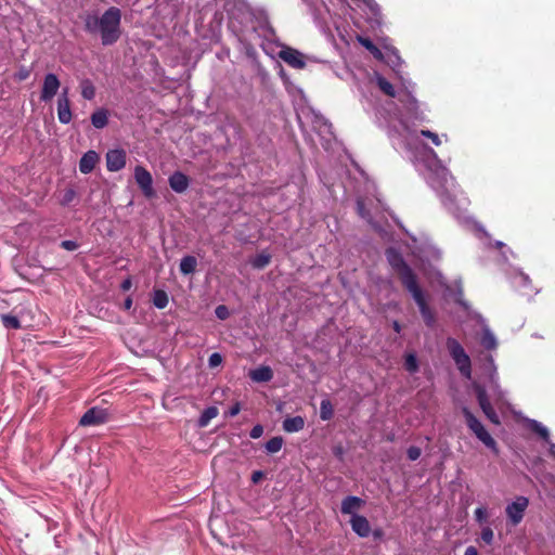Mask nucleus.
Segmentation results:
<instances>
[{"mask_svg":"<svg viewBox=\"0 0 555 555\" xmlns=\"http://www.w3.org/2000/svg\"><path fill=\"white\" fill-rule=\"evenodd\" d=\"M31 70L26 66H21L15 73L14 78L17 81H24L29 78Z\"/></svg>","mask_w":555,"mask_h":555,"instance_id":"obj_33","label":"nucleus"},{"mask_svg":"<svg viewBox=\"0 0 555 555\" xmlns=\"http://www.w3.org/2000/svg\"><path fill=\"white\" fill-rule=\"evenodd\" d=\"M83 23L88 34L100 35L103 46L116 43L121 36V11L117 7L108 8L101 16L87 14Z\"/></svg>","mask_w":555,"mask_h":555,"instance_id":"obj_2","label":"nucleus"},{"mask_svg":"<svg viewBox=\"0 0 555 555\" xmlns=\"http://www.w3.org/2000/svg\"><path fill=\"white\" fill-rule=\"evenodd\" d=\"M529 427L533 433L539 435L543 440H545V441L548 440V438H550L548 429L546 427H544L541 423L532 420L529 423Z\"/></svg>","mask_w":555,"mask_h":555,"instance_id":"obj_28","label":"nucleus"},{"mask_svg":"<svg viewBox=\"0 0 555 555\" xmlns=\"http://www.w3.org/2000/svg\"><path fill=\"white\" fill-rule=\"evenodd\" d=\"M305 418L302 416L287 417L283 421V429L286 433H297L304 429Z\"/></svg>","mask_w":555,"mask_h":555,"instance_id":"obj_18","label":"nucleus"},{"mask_svg":"<svg viewBox=\"0 0 555 555\" xmlns=\"http://www.w3.org/2000/svg\"><path fill=\"white\" fill-rule=\"evenodd\" d=\"M493 537H494V533H493V530L490 527L482 528L481 540L485 543L491 544L493 542Z\"/></svg>","mask_w":555,"mask_h":555,"instance_id":"obj_36","label":"nucleus"},{"mask_svg":"<svg viewBox=\"0 0 555 555\" xmlns=\"http://www.w3.org/2000/svg\"><path fill=\"white\" fill-rule=\"evenodd\" d=\"M70 101L68 99V88L63 89L57 99V118L61 124L67 125L72 120Z\"/></svg>","mask_w":555,"mask_h":555,"instance_id":"obj_11","label":"nucleus"},{"mask_svg":"<svg viewBox=\"0 0 555 555\" xmlns=\"http://www.w3.org/2000/svg\"><path fill=\"white\" fill-rule=\"evenodd\" d=\"M421 135L430 139V141L436 146H439L441 144V139L439 138V135L430 130H421Z\"/></svg>","mask_w":555,"mask_h":555,"instance_id":"obj_34","label":"nucleus"},{"mask_svg":"<svg viewBox=\"0 0 555 555\" xmlns=\"http://www.w3.org/2000/svg\"><path fill=\"white\" fill-rule=\"evenodd\" d=\"M283 443H284V440L281 436L273 437L267 441L266 450L270 454L276 453L282 449Z\"/></svg>","mask_w":555,"mask_h":555,"instance_id":"obj_29","label":"nucleus"},{"mask_svg":"<svg viewBox=\"0 0 555 555\" xmlns=\"http://www.w3.org/2000/svg\"><path fill=\"white\" fill-rule=\"evenodd\" d=\"M475 517L478 522H482L487 518V509L485 507H478L475 511Z\"/></svg>","mask_w":555,"mask_h":555,"instance_id":"obj_41","label":"nucleus"},{"mask_svg":"<svg viewBox=\"0 0 555 555\" xmlns=\"http://www.w3.org/2000/svg\"><path fill=\"white\" fill-rule=\"evenodd\" d=\"M74 195H75V193H74V191H73V190L67 191V192H66V194H65V202H66V203H67V202H70V201H72V198L74 197Z\"/></svg>","mask_w":555,"mask_h":555,"instance_id":"obj_49","label":"nucleus"},{"mask_svg":"<svg viewBox=\"0 0 555 555\" xmlns=\"http://www.w3.org/2000/svg\"><path fill=\"white\" fill-rule=\"evenodd\" d=\"M132 307V298L130 296H128L125 301H124V309L125 310H130Z\"/></svg>","mask_w":555,"mask_h":555,"instance_id":"obj_48","label":"nucleus"},{"mask_svg":"<svg viewBox=\"0 0 555 555\" xmlns=\"http://www.w3.org/2000/svg\"><path fill=\"white\" fill-rule=\"evenodd\" d=\"M109 415L106 409L93 406L85 412L79 421L80 426H98L108 422Z\"/></svg>","mask_w":555,"mask_h":555,"instance_id":"obj_8","label":"nucleus"},{"mask_svg":"<svg viewBox=\"0 0 555 555\" xmlns=\"http://www.w3.org/2000/svg\"><path fill=\"white\" fill-rule=\"evenodd\" d=\"M393 330H395L397 333H399V332H400V330H401V326H400V324H399L397 321H395V322H393Z\"/></svg>","mask_w":555,"mask_h":555,"instance_id":"obj_52","label":"nucleus"},{"mask_svg":"<svg viewBox=\"0 0 555 555\" xmlns=\"http://www.w3.org/2000/svg\"><path fill=\"white\" fill-rule=\"evenodd\" d=\"M131 286H132V282H131V279H129V278L124 280L122 283L120 284V288L125 292L129 291L131 288Z\"/></svg>","mask_w":555,"mask_h":555,"instance_id":"obj_46","label":"nucleus"},{"mask_svg":"<svg viewBox=\"0 0 555 555\" xmlns=\"http://www.w3.org/2000/svg\"><path fill=\"white\" fill-rule=\"evenodd\" d=\"M464 555H479V554H478V551H477V548L475 546H468L465 550Z\"/></svg>","mask_w":555,"mask_h":555,"instance_id":"obj_47","label":"nucleus"},{"mask_svg":"<svg viewBox=\"0 0 555 555\" xmlns=\"http://www.w3.org/2000/svg\"><path fill=\"white\" fill-rule=\"evenodd\" d=\"M462 414L465 417L467 427L475 434V436L495 454L499 453L498 443L493 437L487 431L481 422L472 413V411L463 406Z\"/></svg>","mask_w":555,"mask_h":555,"instance_id":"obj_3","label":"nucleus"},{"mask_svg":"<svg viewBox=\"0 0 555 555\" xmlns=\"http://www.w3.org/2000/svg\"><path fill=\"white\" fill-rule=\"evenodd\" d=\"M222 363V356L218 352H214L209 356L208 365L209 367H216Z\"/></svg>","mask_w":555,"mask_h":555,"instance_id":"obj_38","label":"nucleus"},{"mask_svg":"<svg viewBox=\"0 0 555 555\" xmlns=\"http://www.w3.org/2000/svg\"><path fill=\"white\" fill-rule=\"evenodd\" d=\"M100 157L95 151L86 152L79 160V170L81 173L88 175L93 171Z\"/></svg>","mask_w":555,"mask_h":555,"instance_id":"obj_13","label":"nucleus"},{"mask_svg":"<svg viewBox=\"0 0 555 555\" xmlns=\"http://www.w3.org/2000/svg\"><path fill=\"white\" fill-rule=\"evenodd\" d=\"M279 56L293 68L302 69L306 66L304 55L293 48L287 47L281 50Z\"/></svg>","mask_w":555,"mask_h":555,"instance_id":"obj_12","label":"nucleus"},{"mask_svg":"<svg viewBox=\"0 0 555 555\" xmlns=\"http://www.w3.org/2000/svg\"><path fill=\"white\" fill-rule=\"evenodd\" d=\"M219 411L216 406H209L203 411L198 418V426L206 427L209 422L218 415Z\"/></svg>","mask_w":555,"mask_h":555,"instance_id":"obj_22","label":"nucleus"},{"mask_svg":"<svg viewBox=\"0 0 555 555\" xmlns=\"http://www.w3.org/2000/svg\"><path fill=\"white\" fill-rule=\"evenodd\" d=\"M352 530L361 538H366L371 532L369 520L361 515H353L350 520Z\"/></svg>","mask_w":555,"mask_h":555,"instance_id":"obj_15","label":"nucleus"},{"mask_svg":"<svg viewBox=\"0 0 555 555\" xmlns=\"http://www.w3.org/2000/svg\"><path fill=\"white\" fill-rule=\"evenodd\" d=\"M362 504H363L362 499H360L358 496L349 495L343 500L340 511L343 514H353L354 511L360 508Z\"/></svg>","mask_w":555,"mask_h":555,"instance_id":"obj_17","label":"nucleus"},{"mask_svg":"<svg viewBox=\"0 0 555 555\" xmlns=\"http://www.w3.org/2000/svg\"><path fill=\"white\" fill-rule=\"evenodd\" d=\"M2 324L7 328L18 330L21 328V322L17 317L12 314H2L1 315Z\"/></svg>","mask_w":555,"mask_h":555,"instance_id":"obj_31","label":"nucleus"},{"mask_svg":"<svg viewBox=\"0 0 555 555\" xmlns=\"http://www.w3.org/2000/svg\"><path fill=\"white\" fill-rule=\"evenodd\" d=\"M480 343L482 347L487 350H493L498 346L494 335L489 330L483 331Z\"/></svg>","mask_w":555,"mask_h":555,"instance_id":"obj_24","label":"nucleus"},{"mask_svg":"<svg viewBox=\"0 0 555 555\" xmlns=\"http://www.w3.org/2000/svg\"><path fill=\"white\" fill-rule=\"evenodd\" d=\"M61 82L55 74L49 73L44 76L40 100L42 102L51 101L60 89Z\"/></svg>","mask_w":555,"mask_h":555,"instance_id":"obj_9","label":"nucleus"},{"mask_svg":"<svg viewBox=\"0 0 555 555\" xmlns=\"http://www.w3.org/2000/svg\"><path fill=\"white\" fill-rule=\"evenodd\" d=\"M422 454V450L421 448L418 447H415V446H411L408 450H406V455H408V459L410 461H416Z\"/></svg>","mask_w":555,"mask_h":555,"instance_id":"obj_37","label":"nucleus"},{"mask_svg":"<svg viewBox=\"0 0 555 555\" xmlns=\"http://www.w3.org/2000/svg\"><path fill=\"white\" fill-rule=\"evenodd\" d=\"M263 478V473L261 470H255L251 474V481L254 483L259 482Z\"/></svg>","mask_w":555,"mask_h":555,"instance_id":"obj_45","label":"nucleus"},{"mask_svg":"<svg viewBox=\"0 0 555 555\" xmlns=\"http://www.w3.org/2000/svg\"><path fill=\"white\" fill-rule=\"evenodd\" d=\"M270 261H271L270 255L259 254L253 259L251 264L256 269H262V268L267 267L270 263Z\"/></svg>","mask_w":555,"mask_h":555,"instance_id":"obj_32","label":"nucleus"},{"mask_svg":"<svg viewBox=\"0 0 555 555\" xmlns=\"http://www.w3.org/2000/svg\"><path fill=\"white\" fill-rule=\"evenodd\" d=\"M153 304L158 309H164L168 305V295L165 291L157 289L154 292Z\"/></svg>","mask_w":555,"mask_h":555,"instance_id":"obj_27","label":"nucleus"},{"mask_svg":"<svg viewBox=\"0 0 555 555\" xmlns=\"http://www.w3.org/2000/svg\"><path fill=\"white\" fill-rule=\"evenodd\" d=\"M376 82L383 93H385L386 95H388L390 98L397 96L395 87L385 77L377 76Z\"/></svg>","mask_w":555,"mask_h":555,"instance_id":"obj_23","label":"nucleus"},{"mask_svg":"<svg viewBox=\"0 0 555 555\" xmlns=\"http://www.w3.org/2000/svg\"><path fill=\"white\" fill-rule=\"evenodd\" d=\"M197 260L194 256H184L180 261V272L184 275L191 274L196 270Z\"/></svg>","mask_w":555,"mask_h":555,"instance_id":"obj_20","label":"nucleus"},{"mask_svg":"<svg viewBox=\"0 0 555 555\" xmlns=\"http://www.w3.org/2000/svg\"><path fill=\"white\" fill-rule=\"evenodd\" d=\"M403 96H404V98H406V100L410 102V104H411V108H415V107H416V100H415V99H413L409 93H404V94H402V96H401V95H399V102H402V103H403V102L405 101V100L403 99Z\"/></svg>","mask_w":555,"mask_h":555,"instance_id":"obj_44","label":"nucleus"},{"mask_svg":"<svg viewBox=\"0 0 555 555\" xmlns=\"http://www.w3.org/2000/svg\"><path fill=\"white\" fill-rule=\"evenodd\" d=\"M91 122L94 128L103 129L108 124V112L105 108L96 109L91 115Z\"/></svg>","mask_w":555,"mask_h":555,"instance_id":"obj_19","label":"nucleus"},{"mask_svg":"<svg viewBox=\"0 0 555 555\" xmlns=\"http://www.w3.org/2000/svg\"><path fill=\"white\" fill-rule=\"evenodd\" d=\"M106 168L108 171L116 172L126 166L127 154L122 149L109 150L106 153Z\"/></svg>","mask_w":555,"mask_h":555,"instance_id":"obj_10","label":"nucleus"},{"mask_svg":"<svg viewBox=\"0 0 555 555\" xmlns=\"http://www.w3.org/2000/svg\"><path fill=\"white\" fill-rule=\"evenodd\" d=\"M334 415V409L328 399H324L320 404V418L322 421H330Z\"/></svg>","mask_w":555,"mask_h":555,"instance_id":"obj_25","label":"nucleus"},{"mask_svg":"<svg viewBox=\"0 0 555 555\" xmlns=\"http://www.w3.org/2000/svg\"><path fill=\"white\" fill-rule=\"evenodd\" d=\"M134 180L146 198H152L155 196L153 177L146 168L141 165L135 166Z\"/></svg>","mask_w":555,"mask_h":555,"instance_id":"obj_7","label":"nucleus"},{"mask_svg":"<svg viewBox=\"0 0 555 555\" xmlns=\"http://www.w3.org/2000/svg\"><path fill=\"white\" fill-rule=\"evenodd\" d=\"M81 95L86 100H92L95 96V88L89 79L81 82Z\"/></svg>","mask_w":555,"mask_h":555,"instance_id":"obj_30","label":"nucleus"},{"mask_svg":"<svg viewBox=\"0 0 555 555\" xmlns=\"http://www.w3.org/2000/svg\"><path fill=\"white\" fill-rule=\"evenodd\" d=\"M504 246H505V245H504V243H503V242L496 241V242L494 243V247H495V248H498V249H501V248H502V247H504Z\"/></svg>","mask_w":555,"mask_h":555,"instance_id":"obj_51","label":"nucleus"},{"mask_svg":"<svg viewBox=\"0 0 555 555\" xmlns=\"http://www.w3.org/2000/svg\"><path fill=\"white\" fill-rule=\"evenodd\" d=\"M262 434H263V427L260 424H257L251 428L249 436L253 439H258L262 436Z\"/></svg>","mask_w":555,"mask_h":555,"instance_id":"obj_40","label":"nucleus"},{"mask_svg":"<svg viewBox=\"0 0 555 555\" xmlns=\"http://www.w3.org/2000/svg\"><path fill=\"white\" fill-rule=\"evenodd\" d=\"M358 40L361 43V46H363L367 51H370L375 59H383L382 51L370 38L359 37Z\"/></svg>","mask_w":555,"mask_h":555,"instance_id":"obj_21","label":"nucleus"},{"mask_svg":"<svg viewBox=\"0 0 555 555\" xmlns=\"http://www.w3.org/2000/svg\"><path fill=\"white\" fill-rule=\"evenodd\" d=\"M357 210H358V214H359L362 218H364V219L369 218L370 214H369V211L366 210V208H365V206H364V203H363L362 201H360V199L357 202Z\"/></svg>","mask_w":555,"mask_h":555,"instance_id":"obj_42","label":"nucleus"},{"mask_svg":"<svg viewBox=\"0 0 555 555\" xmlns=\"http://www.w3.org/2000/svg\"><path fill=\"white\" fill-rule=\"evenodd\" d=\"M404 369L409 373H416L418 371V361L413 352H409L404 356Z\"/></svg>","mask_w":555,"mask_h":555,"instance_id":"obj_26","label":"nucleus"},{"mask_svg":"<svg viewBox=\"0 0 555 555\" xmlns=\"http://www.w3.org/2000/svg\"><path fill=\"white\" fill-rule=\"evenodd\" d=\"M241 403L240 402H235L228 411V415L233 417V416H236L240 412H241Z\"/></svg>","mask_w":555,"mask_h":555,"instance_id":"obj_43","label":"nucleus"},{"mask_svg":"<svg viewBox=\"0 0 555 555\" xmlns=\"http://www.w3.org/2000/svg\"><path fill=\"white\" fill-rule=\"evenodd\" d=\"M386 258L402 286L412 295L424 323L428 327H434L436 324V314L426 301L425 294L418 285L415 272L406 263L402 254L393 247L386 249Z\"/></svg>","mask_w":555,"mask_h":555,"instance_id":"obj_1","label":"nucleus"},{"mask_svg":"<svg viewBox=\"0 0 555 555\" xmlns=\"http://www.w3.org/2000/svg\"><path fill=\"white\" fill-rule=\"evenodd\" d=\"M249 377L256 383H268L273 378V371L270 366L261 365L249 372Z\"/></svg>","mask_w":555,"mask_h":555,"instance_id":"obj_16","label":"nucleus"},{"mask_svg":"<svg viewBox=\"0 0 555 555\" xmlns=\"http://www.w3.org/2000/svg\"><path fill=\"white\" fill-rule=\"evenodd\" d=\"M373 535L374 538L379 539L383 535V531L380 529H376L373 531Z\"/></svg>","mask_w":555,"mask_h":555,"instance_id":"obj_50","label":"nucleus"},{"mask_svg":"<svg viewBox=\"0 0 555 555\" xmlns=\"http://www.w3.org/2000/svg\"><path fill=\"white\" fill-rule=\"evenodd\" d=\"M554 457H555V453H554Z\"/></svg>","mask_w":555,"mask_h":555,"instance_id":"obj_53","label":"nucleus"},{"mask_svg":"<svg viewBox=\"0 0 555 555\" xmlns=\"http://www.w3.org/2000/svg\"><path fill=\"white\" fill-rule=\"evenodd\" d=\"M474 390L476 393L478 404H479L481 411L483 412V414L486 415V417L492 424L500 425L501 424L500 417H499L498 413L495 412L494 408L492 406L485 387H482L480 385H475Z\"/></svg>","mask_w":555,"mask_h":555,"instance_id":"obj_5","label":"nucleus"},{"mask_svg":"<svg viewBox=\"0 0 555 555\" xmlns=\"http://www.w3.org/2000/svg\"><path fill=\"white\" fill-rule=\"evenodd\" d=\"M215 314L216 317L219 319V320H227L230 315V312H229V309L227 306L224 305H219L216 309H215Z\"/></svg>","mask_w":555,"mask_h":555,"instance_id":"obj_35","label":"nucleus"},{"mask_svg":"<svg viewBox=\"0 0 555 555\" xmlns=\"http://www.w3.org/2000/svg\"><path fill=\"white\" fill-rule=\"evenodd\" d=\"M446 345L451 358L455 362L461 374L465 377H470L472 362L462 345L455 338L452 337H449L447 339Z\"/></svg>","mask_w":555,"mask_h":555,"instance_id":"obj_4","label":"nucleus"},{"mask_svg":"<svg viewBox=\"0 0 555 555\" xmlns=\"http://www.w3.org/2000/svg\"><path fill=\"white\" fill-rule=\"evenodd\" d=\"M61 247L65 250L74 251L79 247V245L75 241L66 240L61 242Z\"/></svg>","mask_w":555,"mask_h":555,"instance_id":"obj_39","label":"nucleus"},{"mask_svg":"<svg viewBox=\"0 0 555 555\" xmlns=\"http://www.w3.org/2000/svg\"><path fill=\"white\" fill-rule=\"evenodd\" d=\"M528 506L529 500L526 496H518L514 502L507 504L505 513L512 526H517L521 522Z\"/></svg>","mask_w":555,"mask_h":555,"instance_id":"obj_6","label":"nucleus"},{"mask_svg":"<svg viewBox=\"0 0 555 555\" xmlns=\"http://www.w3.org/2000/svg\"><path fill=\"white\" fill-rule=\"evenodd\" d=\"M170 188L177 193H183L188 190L190 179L181 171H175L168 179Z\"/></svg>","mask_w":555,"mask_h":555,"instance_id":"obj_14","label":"nucleus"}]
</instances>
